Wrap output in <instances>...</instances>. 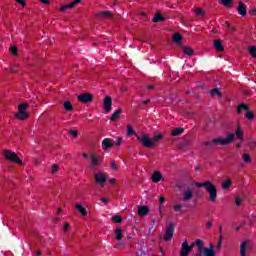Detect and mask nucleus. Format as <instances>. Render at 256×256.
<instances>
[{"instance_id": "obj_45", "label": "nucleus", "mask_w": 256, "mask_h": 256, "mask_svg": "<svg viewBox=\"0 0 256 256\" xmlns=\"http://www.w3.org/2000/svg\"><path fill=\"white\" fill-rule=\"evenodd\" d=\"M242 202H243V200L241 199V197H236L235 203H236L237 207H239Z\"/></svg>"}, {"instance_id": "obj_43", "label": "nucleus", "mask_w": 256, "mask_h": 256, "mask_svg": "<svg viewBox=\"0 0 256 256\" xmlns=\"http://www.w3.org/2000/svg\"><path fill=\"white\" fill-rule=\"evenodd\" d=\"M58 171H59V165L53 164L51 169L52 175H55V173H57Z\"/></svg>"}, {"instance_id": "obj_24", "label": "nucleus", "mask_w": 256, "mask_h": 256, "mask_svg": "<svg viewBox=\"0 0 256 256\" xmlns=\"http://www.w3.org/2000/svg\"><path fill=\"white\" fill-rule=\"evenodd\" d=\"M231 185H233V182L231 181V179L228 178L222 182L221 187L224 191H227V189H229Z\"/></svg>"}, {"instance_id": "obj_6", "label": "nucleus", "mask_w": 256, "mask_h": 256, "mask_svg": "<svg viewBox=\"0 0 256 256\" xmlns=\"http://www.w3.org/2000/svg\"><path fill=\"white\" fill-rule=\"evenodd\" d=\"M4 157L7 161H10V163H16L17 165H21L23 163V160L17 156V153L11 150H4Z\"/></svg>"}, {"instance_id": "obj_36", "label": "nucleus", "mask_w": 256, "mask_h": 256, "mask_svg": "<svg viewBox=\"0 0 256 256\" xmlns=\"http://www.w3.org/2000/svg\"><path fill=\"white\" fill-rule=\"evenodd\" d=\"M211 97H221V92L218 90V88L210 90Z\"/></svg>"}, {"instance_id": "obj_59", "label": "nucleus", "mask_w": 256, "mask_h": 256, "mask_svg": "<svg viewBox=\"0 0 256 256\" xmlns=\"http://www.w3.org/2000/svg\"><path fill=\"white\" fill-rule=\"evenodd\" d=\"M158 212L160 214V218L163 217V212L161 211V208L158 209Z\"/></svg>"}, {"instance_id": "obj_4", "label": "nucleus", "mask_w": 256, "mask_h": 256, "mask_svg": "<svg viewBox=\"0 0 256 256\" xmlns=\"http://www.w3.org/2000/svg\"><path fill=\"white\" fill-rule=\"evenodd\" d=\"M236 111L238 115H241L243 111H246L245 118L248 119V121H253L255 119V114L252 111H249V106H247V104H239L236 108Z\"/></svg>"}, {"instance_id": "obj_14", "label": "nucleus", "mask_w": 256, "mask_h": 256, "mask_svg": "<svg viewBox=\"0 0 256 256\" xmlns=\"http://www.w3.org/2000/svg\"><path fill=\"white\" fill-rule=\"evenodd\" d=\"M78 101L80 103H91L93 101V96L89 93L80 94L78 96Z\"/></svg>"}, {"instance_id": "obj_58", "label": "nucleus", "mask_w": 256, "mask_h": 256, "mask_svg": "<svg viewBox=\"0 0 256 256\" xmlns=\"http://www.w3.org/2000/svg\"><path fill=\"white\" fill-rule=\"evenodd\" d=\"M151 102V100H145L144 102H143V105H147L148 103H150Z\"/></svg>"}, {"instance_id": "obj_40", "label": "nucleus", "mask_w": 256, "mask_h": 256, "mask_svg": "<svg viewBox=\"0 0 256 256\" xmlns=\"http://www.w3.org/2000/svg\"><path fill=\"white\" fill-rule=\"evenodd\" d=\"M221 3L224 7H231L233 5V0H221Z\"/></svg>"}, {"instance_id": "obj_11", "label": "nucleus", "mask_w": 256, "mask_h": 256, "mask_svg": "<svg viewBox=\"0 0 256 256\" xmlns=\"http://www.w3.org/2000/svg\"><path fill=\"white\" fill-rule=\"evenodd\" d=\"M90 159V169L92 171H97L99 169V157H97V155L92 154L89 156Z\"/></svg>"}, {"instance_id": "obj_5", "label": "nucleus", "mask_w": 256, "mask_h": 256, "mask_svg": "<svg viewBox=\"0 0 256 256\" xmlns=\"http://www.w3.org/2000/svg\"><path fill=\"white\" fill-rule=\"evenodd\" d=\"M29 107V104L22 103L18 106V112L15 114L16 119H19L20 121H25V119H29V114H27V108Z\"/></svg>"}, {"instance_id": "obj_63", "label": "nucleus", "mask_w": 256, "mask_h": 256, "mask_svg": "<svg viewBox=\"0 0 256 256\" xmlns=\"http://www.w3.org/2000/svg\"><path fill=\"white\" fill-rule=\"evenodd\" d=\"M241 229V226L236 227V231H239Z\"/></svg>"}, {"instance_id": "obj_18", "label": "nucleus", "mask_w": 256, "mask_h": 256, "mask_svg": "<svg viewBox=\"0 0 256 256\" xmlns=\"http://www.w3.org/2000/svg\"><path fill=\"white\" fill-rule=\"evenodd\" d=\"M75 209L81 215V217H87V208L85 206L76 204Z\"/></svg>"}, {"instance_id": "obj_1", "label": "nucleus", "mask_w": 256, "mask_h": 256, "mask_svg": "<svg viewBox=\"0 0 256 256\" xmlns=\"http://www.w3.org/2000/svg\"><path fill=\"white\" fill-rule=\"evenodd\" d=\"M136 139L143 145V147L151 148L155 147V143L163 139V134H156L151 139V137H149V135L146 133H141V135H136Z\"/></svg>"}, {"instance_id": "obj_56", "label": "nucleus", "mask_w": 256, "mask_h": 256, "mask_svg": "<svg viewBox=\"0 0 256 256\" xmlns=\"http://www.w3.org/2000/svg\"><path fill=\"white\" fill-rule=\"evenodd\" d=\"M108 181H109V183H115L116 180H115V178H110Z\"/></svg>"}, {"instance_id": "obj_55", "label": "nucleus", "mask_w": 256, "mask_h": 256, "mask_svg": "<svg viewBox=\"0 0 256 256\" xmlns=\"http://www.w3.org/2000/svg\"><path fill=\"white\" fill-rule=\"evenodd\" d=\"M82 157H84V159H89V155L87 153H83Z\"/></svg>"}, {"instance_id": "obj_49", "label": "nucleus", "mask_w": 256, "mask_h": 256, "mask_svg": "<svg viewBox=\"0 0 256 256\" xmlns=\"http://www.w3.org/2000/svg\"><path fill=\"white\" fill-rule=\"evenodd\" d=\"M16 1H17V3L22 5V7H25V0H16Z\"/></svg>"}, {"instance_id": "obj_44", "label": "nucleus", "mask_w": 256, "mask_h": 256, "mask_svg": "<svg viewBox=\"0 0 256 256\" xmlns=\"http://www.w3.org/2000/svg\"><path fill=\"white\" fill-rule=\"evenodd\" d=\"M10 53H12V55L17 56V53H18L17 46H12L10 48Z\"/></svg>"}, {"instance_id": "obj_19", "label": "nucleus", "mask_w": 256, "mask_h": 256, "mask_svg": "<svg viewBox=\"0 0 256 256\" xmlns=\"http://www.w3.org/2000/svg\"><path fill=\"white\" fill-rule=\"evenodd\" d=\"M78 3H81V0H74L70 2L68 5L61 6L60 11H67V9H73V7H75V5H77Z\"/></svg>"}, {"instance_id": "obj_16", "label": "nucleus", "mask_w": 256, "mask_h": 256, "mask_svg": "<svg viewBox=\"0 0 256 256\" xmlns=\"http://www.w3.org/2000/svg\"><path fill=\"white\" fill-rule=\"evenodd\" d=\"M115 145V142L109 138H105L102 140V149L103 151H107V149H111Z\"/></svg>"}, {"instance_id": "obj_64", "label": "nucleus", "mask_w": 256, "mask_h": 256, "mask_svg": "<svg viewBox=\"0 0 256 256\" xmlns=\"http://www.w3.org/2000/svg\"><path fill=\"white\" fill-rule=\"evenodd\" d=\"M123 245H125V243H123V242L118 244V246H123Z\"/></svg>"}, {"instance_id": "obj_47", "label": "nucleus", "mask_w": 256, "mask_h": 256, "mask_svg": "<svg viewBox=\"0 0 256 256\" xmlns=\"http://www.w3.org/2000/svg\"><path fill=\"white\" fill-rule=\"evenodd\" d=\"M164 203H165V197L160 196V198H159V204H160V206L163 205Z\"/></svg>"}, {"instance_id": "obj_29", "label": "nucleus", "mask_w": 256, "mask_h": 256, "mask_svg": "<svg viewBox=\"0 0 256 256\" xmlns=\"http://www.w3.org/2000/svg\"><path fill=\"white\" fill-rule=\"evenodd\" d=\"M236 139H239L240 141H243L244 139V134H243V130L241 129V127H238L236 129Z\"/></svg>"}, {"instance_id": "obj_21", "label": "nucleus", "mask_w": 256, "mask_h": 256, "mask_svg": "<svg viewBox=\"0 0 256 256\" xmlns=\"http://www.w3.org/2000/svg\"><path fill=\"white\" fill-rule=\"evenodd\" d=\"M238 13L242 17H245L247 15V8H245V4L243 2H239L238 4Z\"/></svg>"}, {"instance_id": "obj_3", "label": "nucleus", "mask_w": 256, "mask_h": 256, "mask_svg": "<svg viewBox=\"0 0 256 256\" xmlns=\"http://www.w3.org/2000/svg\"><path fill=\"white\" fill-rule=\"evenodd\" d=\"M195 245L198 247V251H200L202 255L215 256V246H213V244H210V247L207 248L203 246V240L197 239Z\"/></svg>"}, {"instance_id": "obj_57", "label": "nucleus", "mask_w": 256, "mask_h": 256, "mask_svg": "<svg viewBox=\"0 0 256 256\" xmlns=\"http://www.w3.org/2000/svg\"><path fill=\"white\" fill-rule=\"evenodd\" d=\"M147 89H155V86L154 85H148Z\"/></svg>"}, {"instance_id": "obj_30", "label": "nucleus", "mask_w": 256, "mask_h": 256, "mask_svg": "<svg viewBox=\"0 0 256 256\" xmlns=\"http://www.w3.org/2000/svg\"><path fill=\"white\" fill-rule=\"evenodd\" d=\"M248 53L252 57V59H256V46H249Z\"/></svg>"}, {"instance_id": "obj_23", "label": "nucleus", "mask_w": 256, "mask_h": 256, "mask_svg": "<svg viewBox=\"0 0 256 256\" xmlns=\"http://www.w3.org/2000/svg\"><path fill=\"white\" fill-rule=\"evenodd\" d=\"M115 239L121 241L123 239V229L121 227H116L115 229Z\"/></svg>"}, {"instance_id": "obj_51", "label": "nucleus", "mask_w": 256, "mask_h": 256, "mask_svg": "<svg viewBox=\"0 0 256 256\" xmlns=\"http://www.w3.org/2000/svg\"><path fill=\"white\" fill-rule=\"evenodd\" d=\"M43 5H49L50 1L49 0H40Z\"/></svg>"}, {"instance_id": "obj_41", "label": "nucleus", "mask_w": 256, "mask_h": 256, "mask_svg": "<svg viewBox=\"0 0 256 256\" xmlns=\"http://www.w3.org/2000/svg\"><path fill=\"white\" fill-rule=\"evenodd\" d=\"M163 19L164 18L161 16V14H156L153 18V21H154V23H159V22L163 21Z\"/></svg>"}, {"instance_id": "obj_28", "label": "nucleus", "mask_w": 256, "mask_h": 256, "mask_svg": "<svg viewBox=\"0 0 256 256\" xmlns=\"http://www.w3.org/2000/svg\"><path fill=\"white\" fill-rule=\"evenodd\" d=\"M214 47L216 49V51H223L225 48L223 47V44L221 43V40H215L214 41Z\"/></svg>"}, {"instance_id": "obj_22", "label": "nucleus", "mask_w": 256, "mask_h": 256, "mask_svg": "<svg viewBox=\"0 0 256 256\" xmlns=\"http://www.w3.org/2000/svg\"><path fill=\"white\" fill-rule=\"evenodd\" d=\"M98 17L100 19H111L113 18V14L110 11H102L98 13Z\"/></svg>"}, {"instance_id": "obj_46", "label": "nucleus", "mask_w": 256, "mask_h": 256, "mask_svg": "<svg viewBox=\"0 0 256 256\" xmlns=\"http://www.w3.org/2000/svg\"><path fill=\"white\" fill-rule=\"evenodd\" d=\"M69 133H70L73 137H77V135H79V131H77V130H71Z\"/></svg>"}, {"instance_id": "obj_62", "label": "nucleus", "mask_w": 256, "mask_h": 256, "mask_svg": "<svg viewBox=\"0 0 256 256\" xmlns=\"http://www.w3.org/2000/svg\"><path fill=\"white\" fill-rule=\"evenodd\" d=\"M237 149H241V144H236Z\"/></svg>"}, {"instance_id": "obj_2", "label": "nucleus", "mask_w": 256, "mask_h": 256, "mask_svg": "<svg viewBox=\"0 0 256 256\" xmlns=\"http://www.w3.org/2000/svg\"><path fill=\"white\" fill-rule=\"evenodd\" d=\"M195 186L204 187V189H206V193H208L209 201L211 203H215V201H217V186L213 185V182L211 181L196 182Z\"/></svg>"}, {"instance_id": "obj_42", "label": "nucleus", "mask_w": 256, "mask_h": 256, "mask_svg": "<svg viewBox=\"0 0 256 256\" xmlns=\"http://www.w3.org/2000/svg\"><path fill=\"white\" fill-rule=\"evenodd\" d=\"M222 243H223V236L220 234L219 241H218V243H217V245H216L217 251H221V245H222Z\"/></svg>"}, {"instance_id": "obj_53", "label": "nucleus", "mask_w": 256, "mask_h": 256, "mask_svg": "<svg viewBox=\"0 0 256 256\" xmlns=\"http://www.w3.org/2000/svg\"><path fill=\"white\" fill-rule=\"evenodd\" d=\"M206 225H207L208 229H211L213 227V222H207Z\"/></svg>"}, {"instance_id": "obj_39", "label": "nucleus", "mask_w": 256, "mask_h": 256, "mask_svg": "<svg viewBox=\"0 0 256 256\" xmlns=\"http://www.w3.org/2000/svg\"><path fill=\"white\" fill-rule=\"evenodd\" d=\"M112 221H113V223H122L123 218L119 215H115L112 217Z\"/></svg>"}, {"instance_id": "obj_13", "label": "nucleus", "mask_w": 256, "mask_h": 256, "mask_svg": "<svg viewBox=\"0 0 256 256\" xmlns=\"http://www.w3.org/2000/svg\"><path fill=\"white\" fill-rule=\"evenodd\" d=\"M251 247V241L246 240L240 244V256H247V249Z\"/></svg>"}, {"instance_id": "obj_20", "label": "nucleus", "mask_w": 256, "mask_h": 256, "mask_svg": "<svg viewBox=\"0 0 256 256\" xmlns=\"http://www.w3.org/2000/svg\"><path fill=\"white\" fill-rule=\"evenodd\" d=\"M149 214V206H139L138 207V215L140 217H145V215Z\"/></svg>"}, {"instance_id": "obj_35", "label": "nucleus", "mask_w": 256, "mask_h": 256, "mask_svg": "<svg viewBox=\"0 0 256 256\" xmlns=\"http://www.w3.org/2000/svg\"><path fill=\"white\" fill-rule=\"evenodd\" d=\"M65 111H73V105L70 101H65L63 103Z\"/></svg>"}, {"instance_id": "obj_52", "label": "nucleus", "mask_w": 256, "mask_h": 256, "mask_svg": "<svg viewBox=\"0 0 256 256\" xmlns=\"http://www.w3.org/2000/svg\"><path fill=\"white\" fill-rule=\"evenodd\" d=\"M120 91L122 93H125V91H127V87H125V86L120 87Z\"/></svg>"}, {"instance_id": "obj_9", "label": "nucleus", "mask_w": 256, "mask_h": 256, "mask_svg": "<svg viewBox=\"0 0 256 256\" xmlns=\"http://www.w3.org/2000/svg\"><path fill=\"white\" fill-rule=\"evenodd\" d=\"M194 193L195 192H194L193 188H191V187L184 189L182 191L181 201H183L184 203L191 201V199H193Z\"/></svg>"}, {"instance_id": "obj_7", "label": "nucleus", "mask_w": 256, "mask_h": 256, "mask_svg": "<svg viewBox=\"0 0 256 256\" xmlns=\"http://www.w3.org/2000/svg\"><path fill=\"white\" fill-rule=\"evenodd\" d=\"M235 141V134L229 133L227 137L225 138H216L213 140V143H216V145H231Z\"/></svg>"}, {"instance_id": "obj_34", "label": "nucleus", "mask_w": 256, "mask_h": 256, "mask_svg": "<svg viewBox=\"0 0 256 256\" xmlns=\"http://www.w3.org/2000/svg\"><path fill=\"white\" fill-rule=\"evenodd\" d=\"M183 207H185V204L179 202L174 205L173 209L176 213H179V211H181Z\"/></svg>"}, {"instance_id": "obj_8", "label": "nucleus", "mask_w": 256, "mask_h": 256, "mask_svg": "<svg viewBox=\"0 0 256 256\" xmlns=\"http://www.w3.org/2000/svg\"><path fill=\"white\" fill-rule=\"evenodd\" d=\"M95 183L99 185V187H105V183H107V173L100 171L94 174Z\"/></svg>"}, {"instance_id": "obj_37", "label": "nucleus", "mask_w": 256, "mask_h": 256, "mask_svg": "<svg viewBox=\"0 0 256 256\" xmlns=\"http://www.w3.org/2000/svg\"><path fill=\"white\" fill-rule=\"evenodd\" d=\"M110 167L112 171H119V166H117V162L115 160L110 161Z\"/></svg>"}, {"instance_id": "obj_38", "label": "nucleus", "mask_w": 256, "mask_h": 256, "mask_svg": "<svg viewBox=\"0 0 256 256\" xmlns=\"http://www.w3.org/2000/svg\"><path fill=\"white\" fill-rule=\"evenodd\" d=\"M242 159L244 163H251V156L247 153L243 154Z\"/></svg>"}, {"instance_id": "obj_31", "label": "nucleus", "mask_w": 256, "mask_h": 256, "mask_svg": "<svg viewBox=\"0 0 256 256\" xmlns=\"http://www.w3.org/2000/svg\"><path fill=\"white\" fill-rule=\"evenodd\" d=\"M183 131H184V129L181 127L175 128L174 130H172L171 135H173V137H177V136L183 134Z\"/></svg>"}, {"instance_id": "obj_54", "label": "nucleus", "mask_w": 256, "mask_h": 256, "mask_svg": "<svg viewBox=\"0 0 256 256\" xmlns=\"http://www.w3.org/2000/svg\"><path fill=\"white\" fill-rule=\"evenodd\" d=\"M121 141H123V139L122 138H118L117 143H116L117 147H119V145H121Z\"/></svg>"}, {"instance_id": "obj_17", "label": "nucleus", "mask_w": 256, "mask_h": 256, "mask_svg": "<svg viewBox=\"0 0 256 256\" xmlns=\"http://www.w3.org/2000/svg\"><path fill=\"white\" fill-rule=\"evenodd\" d=\"M152 182L153 183H159V181H163V174H161V172L159 171H155L152 176H151Z\"/></svg>"}, {"instance_id": "obj_10", "label": "nucleus", "mask_w": 256, "mask_h": 256, "mask_svg": "<svg viewBox=\"0 0 256 256\" xmlns=\"http://www.w3.org/2000/svg\"><path fill=\"white\" fill-rule=\"evenodd\" d=\"M193 247H195V244L189 246V243H187V241H184L182 243V250L180 251V256H189V253L193 251Z\"/></svg>"}, {"instance_id": "obj_27", "label": "nucleus", "mask_w": 256, "mask_h": 256, "mask_svg": "<svg viewBox=\"0 0 256 256\" xmlns=\"http://www.w3.org/2000/svg\"><path fill=\"white\" fill-rule=\"evenodd\" d=\"M126 135H128V137H131V135H135V137H137V135L139 134L135 133V129L133 128V126L127 125Z\"/></svg>"}, {"instance_id": "obj_26", "label": "nucleus", "mask_w": 256, "mask_h": 256, "mask_svg": "<svg viewBox=\"0 0 256 256\" xmlns=\"http://www.w3.org/2000/svg\"><path fill=\"white\" fill-rule=\"evenodd\" d=\"M123 110H121V108H119L118 110H116L112 116L110 117V121H117V119H119V117H121V113Z\"/></svg>"}, {"instance_id": "obj_60", "label": "nucleus", "mask_w": 256, "mask_h": 256, "mask_svg": "<svg viewBox=\"0 0 256 256\" xmlns=\"http://www.w3.org/2000/svg\"><path fill=\"white\" fill-rule=\"evenodd\" d=\"M229 29H231L232 31H235V27H231V24H228Z\"/></svg>"}, {"instance_id": "obj_48", "label": "nucleus", "mask_w": 256, "mask_h": 256, "mask_svg": "<svg viewBox=\"0 0 256 256\" xmlns=\"http://www.w3.org/2000/svg\"><path fill=\"white\" fill-rule=\"evenodd\" d=\"M69 227H71V224H69V222H66L63 226L64 231H67V229H69Z\"/></svg>"}, {"instance_id": "obj_25", "label": "nucleus", "mask_w": 256, "mask_h": 256, "mask_svg": "<svg viewBox=\"0 0 256 256\" xmlns=\"http://www.w3.org/2000/svg\"><path fill=\"white\" fill-rule=\"evenodd\" d=\"M183 53L185 55H188V57H193L195 52H194L193 48H191L189 46H184L183 47Z\"/></svg>"}, {"instance_id": "obj_50", "label": "nucleus", "mask_w": 256, "mask_h": 256, "mask_svg": "<svg viewBox=\"0 0 256 256\" xmlns=\"http://www.w3.org/2000/svg\"><path fill=\"white\" fill-rule=\"evenodd\" d=\"M101 201L102 203H104V205H107V203H109V199L107 198H102Z\"/></svg>"}, {"instance_id": "obj_61", "label": "nucleus", "mask_w": 256, "mask_h": 256, "mask_svg": "<svg viewBox=\"0 0 256 256\" xmlns=\"http://www.w3.org/2000/svg\"><path fill=\"white\" fill-rule=\"evenodd\" d=\"M36 255L41 256V255H42V252L38 250V251L36 252Z\"/></svg>"}, {"instance_id": "obj_12", "label": "nucleus", "mask_w": 256, "mask_h": 256, "mask_svg": "<svg viewBox=\"0 0 256 256\" xmlns=\"http://www.w3.org/2000/svg\"><path fill=\"white\" fill-rule=\"evenodd\" d=\"M173 233H175V227L170 224L164 233V241H171L173 239Z\"/></svg>"}, {"instance_id": "obj_32", "label": "nucleus", "mask_w": 256, "mask_h": 256, "mask_svg": "<svg viewBox=\"0 0 256 256\" xmlns=\"http://www.w3.org/2000/svg\"><path fill=\"white\" fill-rule=\"evenodd\" d=\"M194 13L196 17H205V11L202 8H195Z\"/></svg>"}, {"instance_id": "obj_15", "label": "nucleus", "mask_w": 256, "mask_h": 256, "mask_svg": "<svg viewBox=\"0 0 256 256\" xmlns=\"http://www.w3.org/2000/svg\"><path fill=\"white\" fill-rule=\"evenodd\" d=\"M111 105H113V100L111 99L110 96H106L103 101V107H104L106 113H110Z\"/></svg>"}, {"instance_id": "obj_33", "label": "nucleus", "mask_w": 256, "mask_h": 256, "mask_svg": "<svg viewBox=\"0 0 256 256\" xmlns=\"http://www.w3.org/2000/svg\"><path fill=\"white\" fill-rule=\"evenodd\" d=\"M172 40L174 41V43H181V41L183 40V36H181V34L179 33H175L172 36Z\"/></svg>"}]
</instances>
